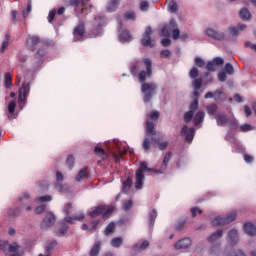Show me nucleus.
I'll use <instances>...</instances> for the list:
<instances>
[{
    "mask_svg": "<svg viewBox=\"0 0 256 256\" xmlns=\"http://www.w3.org/2000/svg\"><path fill=\"white\" fill-rule=\"evenodd\" d=\"M159 86L155 82H145L141 85V92L144 93L143 101L144 103H151L153 97L157 94Z\"/></svg>",
    "mask_w": 256,
    "mask_h": 256,
    "instance_id": "f257e3e1",
    "label": "nucleus"
},
{
    "mask_svg": "<svg viewBox=\"0 0 256 256\" xmlns=\"http://www.w3.org/2000/svg\"><path fill=\"white\" fill-rule=\"evenodd\" d=\"M218 127H230V129H237V120L229 118L225 112L219 113L214 116Z\"/></svg>",
    "mask_w": 256,
    "mask_h": 256,
    "instance_id": "f03ea898",
    "label": "nucleus"
},
{
    "mask_svg": "<svg viewBox=\"0 0 256 256\" xmlns=\"http://www.w3.org/2000/svg\"><path fill=\"white\" fill-rule=\"evenodd\" d=\"M143 63L146 67V70H142L138 74V79H139L140 83H142V84L146 83L145 81H147V79H151V77L153 75V61H151V59H149V58H144Z\"/></svg>",
    "mask_w": 256,
    "mask_h": 256,
    "instance_id": "7ed1b4c3",
    "label": "nucleus"
},
{
    "mask_svg": "<svg viewBox=\"0 0 256 256\" xmlns=\"http://www.w3.org/2000/svg\"><path fill=\"white\" fill-rule=\"evenodd\" d=\"M237 219V212H230L227 216H217L212 220L214 227H221L223 225H229Z\"/></svg>",
    "mask_w": 256,
    "mask_h": 256,
    "instance_id": "20e7f679",
    "label": "nucleus"
},
{
    "mask_svg": "<svg viewBox=\"0 0 256 256\" xmlns=\"http://www.w3.org/2000/svg\"><path fill=\"white\" fill-rule=\"evenodd\" d=\"M147 169H148L147 162H141L139 169L136 170V176H135L136 189H143V181L145 180V174H143V171H147Z\"/></svg>",
    "mask_w": 256,
    "mask_h": 256,
    "instance_id": "39448f33",
    "label": "nucleus"
},
{
    "mask_svg": "<svg viewBox=\"0 0 256 256\" xmlns=\"http://www.w3.org/2000/svg\"><path fill=\"white\" fill-rule=\"evenodd\" d=\"M205 35L210 39H214V41H225V39H227L225 32H221L211 27L206 28Z\"/></svg>",
    "mask_w": 256,
    "mask_h": 256,
    "instance_id": "423d86ee",
    "label": "nucleus"
},
{
    "mask_svg": "<svg viewBox=\"0 0 256 256\" xmlns=\"http://www.w3.org/2000/svg\"><path fill=\"white\" fill-rule=\"evenodd\" d=\"M31 91V86L29 85V82H24L22 84V87L19 89V96L18 101L19 105H25L27 102V98L29 97V92Z\"/></svg>",
    "mask_w": 256,
    "mask_h": 256,
    "instance_id": "0eeeda50",
    "label": "nucleus"
},
{
    "mask_svg": "<svg viewBox=\"0 0 256 256\" xmlns=\"http://www.w3.org/2000/svg\"><path fill=\"white\" fill-rule=\"evenodd\" d=\"M151 35H153V29L151 26H147L141 39L143 47H155V43L151 40Z\"/></svg>",
    "mask_w": 256,
    "mask_h": 256,
    "instance_id": "6e6552de",
    "label": "nucleus"
},
{
    "mask_svg": "<svg viewBox=\"0 0 256 256\" xmlns=\"http://www.w3.org/2000/svg\"><path fill=\"white\" fill-rule=\"evenodd\" d=\"M197 109H199V100L194 99L189 107V111L184 114L185 123H191L193 115H195V111H197Z\"/></svg>",
    "mask_w": 256,
    "mask_h": 256,
    "instance_id": "1a4fd4ad",
    "label": "nucleus"
},
{
    "mask_svg": "<svg viewBox=\"0 0 256 256\" xmlns=\"http://www.w3.org/2000/svg\"><path fill=\"white\" fill-rule=\"evenodd\" d=\"M181 136L185 138L187 143H191L195 137V128L184 125L180 132Z\"/></svg>",
    "mask_w": 256,
    "mask_h": 256,
    "instance_id": "9d476101",
    "label": "nucleus"
},
{
    "mask_svg": "<svg viewBox=\"0 0 256 256\" xmlns=\"http://www.w3.org/2000/svg\"><path fill=\"white\" fill-rule=\"evenodd\" d=\"M112 211H115V208H105V206H98L94 208L91 212H89L90 217L95 218L98 217V215H109Z\"/></svg>",
    "mask_w": 256,
    "mask_h": 256,
    "instance_id": "9b49d317",
    "label": "nucleus"
},
{
    "mask_svg": "<svg viewBox=\"0 0 256 256\" xmlns=\"http://www.w3.org/2000/svg\"><path fill=\"white\" fill-rule=\"evenodd\" d=\"M56 221L55 214L53 212H47L42 222L43 229H45V227H53Z\"/></svg>",
    "mask_w": 256,
    "mask_h": 256,
    "instance_id": "f8f14e48",
    "label": "nucleus"
},
{
    "mask_svg": "<svg viewBox=\"0 0 256 256\" xmlns=\"http://www.w3.org/2000/svg\"><path fill=\"white\" fill-rule=\"evenodd\" d=\"M225 63V60L221 57H216L213 59V61H210L207 63L206 69L207 71H215L217 67L223 65Z\"/></svg>",
    "mask_w": 256,
    "mask_h": 256,
    "instance_id": "ddd939ff",
    "label": "nucleus"
},
{
    "mask_svg": "<svg viewBox=\"0 0 256 256\" xmlns=\"http://www.w3.org/2000/svg\"><path fill=\"white\" fill-rule=\"evenodd\" d=\"M74 41H83V37L85 35V26L83 23H80L73 32Z\"/></svg>",
    "mask_w": 256,
    "mask_h": 256,
    "instance_id": "4468645a",
    "label": "nucleus"
},
{
    "mask_svg": "<svg viewBox=\"0 0 256 256\" xmlns=\"http://www.w3.org/2000/svg\"><path fill=\"white\" fill-rule=\"evenodd\" d=\"M171 157H173V154L171 152L166 153L162 161L161 167L158 170V175H163V173L167 171V165H169V161H171Z\"/></svg>",
    "mask_w": 256,
    "mask_h": 256,
    "instance_id": "2eb2a0df",
    "label": "nucleus"
},
{
    "mask_svg": "<svg viewBox=\"0 0 256 256\" xmlns=\"http://www.w3.org/2000/svg\"><path fill=\"white\" fill-rule=\"evenodd\" d=\"M169 25L170 26L166 25V26L162 27V29H161L162 37H169L171 35V27L173 29H175V27H177V22L175 21V19H172V20H170Z\"/></svg>",
    "mask_w": 256,
    "mask_h": 256,
    "instance_id": "dca6fc26",
    "label": "nucleus"
},
{
    "mask_svg": "<svg viewBox=\"0 0 256 256\" xmlns=\"http://www.w3.org/2000/svg\"><path fill=\"white\" fill-rule=\"evenodd\" d=\"M150 141H151V144L154 145V147L155 145H158V149L160 151H165V149L169 147V142L161 141V138L152 137Z\"/></svg>",
    "mask_w": 256,
    "mask_h": 256,
    "instance_id": "f3484780",
    "label": "nucleus"
},
{
    "mask_svg": "<svg viewBox=\"0 0 256 256\" xmlns=\"http://www.w3.org/2000/svg\"><path fill=\"white\" fill-rule=\"evenodd\" d=\"M191 240L189 238H183L174 244V249H189L191 247Z\"/></svg>",
    "mask_w": 256,
    "mask_h": 256,
    "instance_id": "a211bd4d",
    "label": "nucleus"
},
{
    "mask_svg": "<svg viewBox=\"0 0 256 256\" xmlns=\"http://www.w3.org/2000/svg\"><path fill=\"white\" fill-rule=\"evenodd\" d=\"M41 43V39L39 36H30L27 40V47L30 49V51L35 50V46L39 45Z\"/></svg>",
    "mask_w": 256,
    "mask_h": 256,
    "instance_id": "6ab92c4d",
    "label": "nucleus"
},
{
    "mask_svg": "<svg viewBox=\"0 0 256 256\" xmlns=\"http://www.w3.org/2000/svg\"><path fill=\"white\" fill-rule=\"evenodd\" d=\"M17 108V102L11 101L8 105V119L13 121V119H17V114H15V109Z\"/></svg>",
    "mask_w": 256,
    "mask_h": 256,
    "instance_id": "aec40b11",
    "label": "nucleus"
},
{
    "mask_svg": "<svg viewBox=\"0 0 256 256\" xmlns=\"http://www.w3.org/2000/svg\"><path fill=\"white\" fill-rule=\"evenodd\" d=\"M228 238L231 245H237L239 243V232L235 229H232L228 232Z\"/></svg>",
    "mask_w": 256,
    "mask_h": 256,
    "instance_id": "412c9836",
    "label": "nucleus"
},
{
    "mask_svg": "<svg viewBox=\"0 0 256 256\" xmlns=\"http://www.w3.org/2000/svg\"><path fill=\"white\" fill-rule=\"evenodd\" d=\"M221 237H223V230L219 229V230L215 231L214 233H212L207 238V241H208V243H215V242L219 241V239H221Z\"/></svg>",
    "mask_w": 256,
    "mask_h": 256,
    "instance_id": "4be33fe9",
    "label": "nucleus"
},
{
    "mask_svg": "<svg viewBox=\"0 0 256 256\" xmlns=\"http://www.w3.org/2000/svg\"><path fill=\"white\" fill-rule=\"evenodd\" d=\"M119 41L121 43H129V41H133V37L129 31L124 30L119 34Z\"/></svg>",
    "mask_w": 256,
    "mask_h": 256,
    "instance_id": "5701e85b",
    "label": "nucleus"
},
{
    "mask_svg": "<svg viewBox=\"0 0 256 256\" xmlns=\"http://www.w3.org/2000/svg\"><path fill=\"white\" fill-rule=\"evenodd\" d=\"M244 231L249 237H255L256 235V227L251 223L244 224Z\"/></svg>",
    "mask_w": 256,
    "mask_h": 256,
    "instance_id": "b1692460",
    "label": "nucleus"
},
{
    "mask_svg": "<svg viewBox=\"0 0 256 256\" xmlns=\"http://www.w3.org/2000/svg\"><path fill=\"white\" fill-rule=\"evenodd\" d=\"M83 219H85V214H83V212H80L74 217L66 216L64 218V221L66 223H73V221H83Z\"/></svg>",
    "mask_w": 256,
    "mask_h": 256,
    "instance_id": "393cba45",
    "label": "nucleus"
},
{
    "mask_svg": "<svg viewBox=\"0 0 256 256\" xmlns=\"http://www.w3.org/2000/svg\"><path fill=\"white\" fill-rule=\"evenodd\" d=\"M205 119V112L204 111H199L194 117V125L197 127V125H201V123Z\"/></svg>",
    "mask_w": 256,
    "mask_h": 256,
    "instance_id": "a878e982",
    "label": "nucleus"
},
{
    "mask_svg": "<svg viewBox=\"0 0 256 256\" xmlns=\"http://www.w3.org/2000/svg\"><path fill=\"white\" fill-rule=\"evenodd\" d=\"M146 134L157 135V132L155 131V124L149 120L146 121Z\"/></svg>",
    "mask_w": 256,
    "mask_h": 256,
    "instance_id": "bb28decb",
    "label": "nucleus"
},
{
    "mask_svg": "<svg viewBox=\"0 0 256 256\" xmlns=\"http://www.w3.org/2000/svg\"><path fill=\"white\" fill-rule=\"evenodd\" d=\"M239 15L242 21H249V19H251V12H249V9L247 8H242L239 12Z\"/></svg>",
    "mask_w": 256,
    "mask_h": 256,
    "instance_id": "cd10ccee",
    "label": "nucleus"
},
{
    "mask_svg": "<svg viewBox=\"0 0 256 256\" xmlns=\"http://www.w3.org/2000/svg\"><path fill=\"white\" fill-rule=\"evenodd\" d=\"M101 252V241H97L90 250V256H99Z\"/></svg>",
    "mask_w": 256,
    "mask_h": 256,
    "instance_id": "c85d7f7f",
    "label": "nucleus"
},
{
    "mask_svg": "<svg viewBox=\"0 0 256 256\" xmlns=\"http://www.w3.org/2000/svg\"><path fill=\"white\" fill-rule=\"evenodd\" d=\"M168 11H170V13H177V11H179L176 0H168Z\"/></svg>",
    "mask_w": 256,
    "mask_h": 256,
    "instance_id": "c756f323",
    "label": "nucleus"
},
{
    "mask_svg": "<svg viewBox=\"0 0 256 256\" xmlns=\"http://www.w3.org/2000/svg\"><path fill=\"white\" fill-rule=\"evenodd\" d=\"M149 247V241L145 240L141 245L135 244L133 246L134 251H138V253H141V251H145Z\"/></svg>",
    "mask_w": 256,
    "mask_h": 256,
    "instance_id": "7c9ffc66",
    "label": "nucleus"
},
{
    "mask_svg": "<svg viewBox=\"0 0 256 256\" xmlns=\"http://www.w3.org/2000/svg\"><path fill=\"white\" fill-rule=\"evenodd\" d=\"M117 7H119V0H111V2L107 6L108 13H113L117 11Z\"/></svg>",
    "mask_w": 256,
    "mask_h": 256,
    "instance_id": "2f4dec72",
    "label": "nucleus"
},
{
    "mask_svg": "<svg viewBox=\"0 0 256 256\" xmlns=\"http://www.w3.org/2000/svg\"><path fill=\"white\" fill-rule=\"evenodd\" d=\"M88 175H87V169L86 168H82L78 174L76 175V181L78 183H81L82 180L87 179Z\"/></svg>",
    "mask_w": 256,
    "mask_h": 256,
    "instance_id": "473e14b6",
    "label": "nucleus"
},
{
    "mask_svg": "<svg viewBox=\"0 0 256 256\" xmlns=\"http://www.w3.org/2000/svg\"><path fill=\"white\" fill-rule=\"evenodd\" d=\"M21 214V208H9L7 210V215L8 217H19V215Z\"/></svg>",
    "mask_w": 256,
    "mask_h": 256,
    "instance_id": "72a5a7b5",
    "label": "nucleus"
},
{
    "mask_svg": "<svg viewBox=\"0 0 256 256\" xmlns=\"http://www.w3.org/2000/svg\"><path fill=\"white\" fill-rule=\"evenodd\" d=\"M4 85L7 89L13 85V79L11 77V73L9 72L4 75Z\"/></svg>",
    "mask_w": 256,
    "mask_h": 256,
    "instance_id": "f704fd0d",
    "label": "nucleus"
},
{
    "mask_svg": "<svg viewBox=\"0 0 256 256\" xmlns=\"http://www.w3.org/2000/svg\"><path fill=\"white\" fill-rule=\"evenodd\" d=\"M94 152L96 153V155H98V157H100V159H107V153H105V150H103V148L96 146Z\"/></svg>",
    "mask_w": 256,
    "mask_h": 256,
    "instance_id": "c9c22d12",
    "label": "nucleus"
},
{
    "mask_svg": "<svg viewBox=\"0 0 256 256\" xmlns=\"http://www.w3.org/2000/svg\"><path fill=\"white\" fill-rule=\"evenodd\" d=\"M201 85H203V79L194 78L192 82L193 89H195V91H199V89H201Z\"/></svg>",
    "mask_w": 256,
    "mask_h": 256,
    "instance_id": "e433bc0d",
    "label": "nucleus"
},
{
    "mask_svg": "<svg viewBox=\"0 0 256 256\" xmlns=\"http://www.w3.org/2000/svg\"><path fill=\"white\" fill-rule=\"evenodd\" d=\"M111 245L113 247H115L116 249H119V247H121V245H123V238L116 237V238L112 239L111 240Z\"/></svg>",
    "mask_w": 256,
    "mask_h": 256,
    "instance_id": "4c0bfd02",
    "label": "nucleus"
},
{
    "mask_svg": "<svg viewBox=\"0 0 256 256\" xmlns=\"http://www.w3.org/2000/svg\"><path fill=\"white\" fill-rule=\"evenodd\" d=\"M217 105L216 104H210L206 107V111L208 115H216L217 114Z\"/></svg>",
    "mask_w": 256,
    "mask_h": 256,
    "instance_id": "58836bf2",
    "label": "nucleus"
},
{
    "mask_svg": "<svg viewBox=\"0 0 256 256\" xmlns=\"http://www.w3.org/2000/svg\"><path fill=\"white\" fill-rule=\"evenodd\" d=\"M115 232V223L111 222L110 224L107 225L104 234L109 236V235H113V233Z\"/></svg>",
    "mask_w": 256,
    "mask_h": 256,
    "instance_id": "ea45409f",
    "label": "nucleus"
},
{
    "mask_svg": "<svg viewBox=\"0 0 256 256\" xmlns=\"http://www.w3.org/2000/svg\"><path fill=\"white\" fill-rule=\"evenodd\" d=\"M149 217V225L152 226L155 223V219H157V210L153 209L148 214Z\"/></svg>",
    "mask_w": 256,
    "mask_h": 256,
    "instance_id": "a19ab883",
    "label": "nucleus"
},
{
    "mask_svg": "<svg viewBox=\"0 0 256 256\" xmlns=\"http://www.w3.org/2000/svg\"><path fill=\"white\" fill-rule=\"evenodd\" d=\"M53 200V198H51V196H49V195H46V196H40V197H37V198H35V201H36V203H47V202H49V201H52Z\"/></svg>",
    "mask_w": 256,
    "mask_h": 256,
    "instance_id": "79ce46f5",
    "label": "nucleus"
},
{
    "mask_svg": "<svg viewBox=\"0 0 256 256\" xmlns=\"http://www.w3.org/2000/svg\"><path fill=\"white\" fill-rule=\"evenodd\" d=\"M228 33L231 37H239V30L237 29V26L228 27Z\"/></svg>",
    "mask_w": 256,
    "mask_h": 256,
    "instance_id": "37998d69",
    "label": "nucleus"
},
{
    "mask_svg": "<svg viewBox=\"0 0 256 256\" xmlns=\"http://www.w3.org/2000/svg\"><path fill=\"white\" fill-rule=\"evenodd\" d=\"M190 79H197L199 77V69L197 67H192L189 72Z\"/></svg>",
    "mask_w": 256,
    "mask_h": 256,
    "instance_id": "c03bdc74",
    "label": "nucleus"
},
{
    "mask_svg": "<svg viewBox=\"0 0 256 256\" xmlns=\"http://www.w3.org/2000/svg\"><path fill=\"white\" fill-rule=\"evenodd\" d=\"M66 163H67L69 169H73V167L75 165V157H73V155H69L66 160Z\"/></svg>",
    "mask_w": 256,
    "mask_h": 256,
    "instance_id": "a18cd8bd",
    "label": "nucleus"
},
{
    "mask_svg": "<svg viewBox=\"0 0 256 256\" xmlns=\"http://www.w3.org/2000/svg\"><path fill=\"white\" fill-rule=\"evenodd\" d=\"M194 63L196 67H205V60L202 59L201 57H196L194 59Z\"/></svg>",
    "mask_w": 256,
    "mask_h": 256,
    "instance_id": "49530a36",
    "label": "nucleus"
},
{
    "mask_svg": "<svg viewBox=\"0 0 256 256\" xmlns=\"http://www.w3.org/2000/svg\"><path fill=\"white\" fill-rule=\"evenodd\" d=\"M142 149H144L145 151H149V149H151V140H149V138L144 139Z\"/></svg>",
    "mask_w": 256,
    "mask_h": 256,
    "instance_id": "de8ad7c7",
    "label": "nucleus"
},
{
    "mask_svg": "<svg viewBox=\"0 0 256 256\" xmlns=\"http://www.w3.org/2000/svg\"><path fill=\"white\" fill-rule=\"evenodd\" d=\"M131 207H133V200H127L126 202H124V204L122 205V209L124 211H129V209H131Z\"/></svg>",
    "mask_w": 256,
    "mask_h": 256,
    "instance_id": "09e8293b",
    "label": "nucleus"
},
{
    "mask_svg": "<svg viewBox=\"0 0 256 256\" xmlns=\"http://www.w3.org/2000/svg\"><path fill=\"white\" fill-rule=\"evenodd\" d=\"M129 189H131V179H128L123 183L122 191H123V193H127V191H129Z\"/></svg>",
    "mask_w": 256,
    "mask_h": 256,
    "instance_id": "8fccbe9b",
    "label": "nucleus"
},
{
    "mask_svg": "<svg viewBox=\"0 0 256 256\" xmlns=\"http://www.w3.org/2000/svg\"><path fill=\"white\" fill-rule=\"evenodd\" d=\"M224 93V89L223 88H219L217 89L215 92H214V99L216 101H219V99H221V96L223 95Z\"/></svg>",
    "mask_w": 256,
    "mask_h": 256,
    "instance_id": "3c124183",
    "label": "nucleus"
},
{
    "mask_svg": "<svg viewBox=\"0 0 256 256\" xmlns=\"http://www.w3.org/2000/svg\"><path fill=\"white\" fill-rule=\"evenodd\" d=\"M225 72L228 75H233V73H235V70L233 69V65H231V63H226V65H225Z\"/></svg>",
    "mask_w": 256,
    "mask_h": 256,
    "instance_id": "603ef678",
    "label": "nucleus"
},
{
    "mask_svg": "<svg viewBox=\"0 0 256 256\" xmlns=\"http://www.w3.org/2000/svg\"><path fill=\"white\" fill-rule=\"evenodd\" d=\"M72 209H73V203L69 202L66 204L63 212L65 213V215H71Z\"/></svg>",
    "mask_w": 256,
    "mask_h": 256,
    "instance_id": "864d4df0",
    "label": "nucleus"
},
{
    "mask_svg": "<svg viewBox=\"0 0 256 256\" xmlns=\"http://www.w3.org/2000/svg\"><path fill=\"white\" fill-rule=\"evenodd\" d=\"M160 57H162V59H169V57H171V51L164 49L160 52Z\"/></svg>",
    "mask_w": 256,
    "mask_h": 256,
    "instance_id": "5fc2aeb1",
    "label": "nucleus"
},
{
    "mask_svg": "<svg viewBox=\"0 0 256 256\" xmlns=\"http://www.w3.org/2000/svg\"><path fill=\"white\" fill-rule=\"evenodd\" d=\"M253 126H251V124H244L240 126V131H242L243 133H247V131H252Z\"/></svg>",
    "mask_w": 256,
    "mask_h": 256,
    "instance_id": "6e6d98bb",
    "label": "nucleus"
},
{
    "mask_svg": "<svg viewBox=\"0 0 256 256\" xmlns=\"http://www.w3.org/2000/svg\"><path fill=\"white\" fill-rule=\"evenodd\" d=\"M57 15V10L53 9L50 10L48 14V22L53 23V19H55V16Z\"/></svg>",
    "mask_w": 256,
    "mask_h": 256,
    "instance_id": "4d7b16f0",
    "label": "nucleus"
},
{
    "mask_svg": "<svg viewBox=\"0 0 256 256\" xmlns=\"http://www.w3.org/2000/svg\"><path fill=\"white\" fill-rule=\"evenodd\" d=\"M179 35H181V31L178 28H174L172 30V39H174V41H177V39H179Z\"/></svg>",
    "mask_w": 256,
    "mask_h": 256,
    "instance_id": "13d9d810",
    "label": "nucleus"
},
{
    "mask_svg": "<svg viewBox=\"0 0 256 256\" xmlns=\"http://www.w3.org/2000/svg\"><path fill=\"white\" fill-rule=\"evenodd\" d=\"M55 247H57V241L49 242L46 247L47 253H49L50 251H53V249H55Z\"/></svg>",
    "mask_w": 256,
    "mask_h": 256,
    "instance_id": "bf43d9fd",
    "label": "nucleus"
},
{
    "mask_svg": "<svg viewBox=\"0 0 256 256\" xmlns=\"http://www.w3.org/2000/svg\"><path fill=\"white\" fill-rule=\"evenodd\" d=\"M67 229H69L67 224H63L62 227L58 230L57 235H65V233H67Z\"/></svg>",
    "mask_w": 256,
    "mask_h": 256,
    "instance_id": "052dcab7",
    "label": "nucleus"
},
{
    "mask_svg": "<svg viewBox=\"0 0 256 256\" xmlns=\"http://www.w3.org/2000/svg\"><path fill=\"white\" fill-rule=\"evenodd\" d=\"M95 22L97 23L98 27H101L105 23V16H98L95 18Z\"/></svg>",
    "mask_w": 256,
    "mask_h": 256,
    "instance_id": "680f3d73",
    "label": "nucleus"
},
{
    "mask_svg": "<svg viewBox=\"0 0 256 256\" xmlns=\"http://www.w3.org/2000/svg\"><path fill=\"white\" fill-rule=\"evenodd\" d=\"M46 208H47V206L45 204L40 205V206L35 208V213L37 215H41V213H43V211H45Z\"/></svg>",
    "mask_w": 256,
    "mask_h": 256,
    "instance_id": "e2e57ef3",
    "label": "nucleus"
},
{
    "mask_svg": "<svg viewBox=\"0 0 256 256\" xmlns=\"http://www.w3.org/2000/svg\"><path fill=\"white\" fill-rule=\"evenodd\" d=\"M140 9L142 11H149V2L148 1H142L140 3Z\"/></svg>",
    "mask_w": 256,
    "mask_h": 256,
    "instance_id": "0e129e2a",
    "label": "nucleus"
},
{
    "mask_svg": "<svg viewBox=\"0 0 256 256\" xmlns=\"http://www.w3.org/2000/svg\"><path fill=\"white\" fill-rule=\"evenodd\" d=\"M90 225V231H97V227L99 226V220L90 222Z\"/></svg>",
    "mask_w": 256,
    "mask_h": 256,
    "instance_id": "69168bd1",
    "label": "nucleus"
},
{
    "mask_svg": "<svg viewBox=\"0 0 256 256\" xmlns=\"http://www.w3.org/2000/svg\"><path fill=\"white\" fill-rule=\"evenodd\" d=\"M149 117L153 121H157L159 119V112L158 111H154V112L149 114Z\"/></svg>",
    "mask_w": 256,
    "mask_h": 256,
    "instance_id": "338daca9",
    "label": "nucleus"
},
{
    "mask_svg": "<svg viewBox=\"0 0 256 256\" xmlns=\"http://www.w3.org/2000/svg\"><path fill=\"white\" fill-rule=\"evenodd\" d=\"M125 19H131L132 21H135V13L134 12H127L124 14Z\"/></svg>",
    "mask_w": 256,
    "mask_h": 256,
    "instance_id": "774afa93",
    "label": "nucleus"
}]
</instances>
